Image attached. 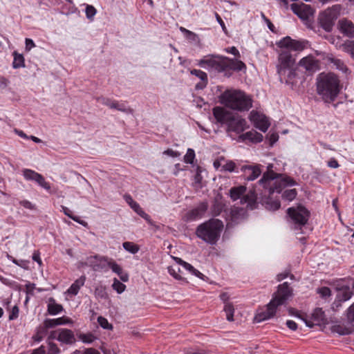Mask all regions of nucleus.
<instances>
[{"instance_id":"obj_1","label":"nucleus","mask_w":354,"mask_h":354,"mask_svg":"<svg viewBox=\"0 0 354 354\" xmlns=\"http://www.w3.org/2000/svg\"><path fill=\"white\" fill-rule=\"evenodd\" d=\"M201 67L223 73L226 77H230L234 71H245V64L239 59L230 58L226 56L209 55L198 61Z\"/></svg>"},{"instance_id":"obj_2","label":"nucleus","mask_w":354,"mask_h":354,"mask_svg":"<svg viewBox=\"0 0 354 354\" xmlns=\"http://www.w3.org/2000/svg\"><path fill=\"white\" fill-rule=\"evenodd\" d=\"M317 91L323 100L328 104L334 103L341 91V84L339 77L333 73H322L317 77Z\"/></svg>"},{"instance_id":"obj_3","label":"nucleus","mask_w":354,"mask_h":354,"mask_svg":"<svg viewBox=\"0 0 354 354\" xmlns=\"http://www.w3.org/2000/svg\"><path fill=\"white\" fill-rule=\"evenodd\" d=\"M272 164L268 165V171L263 173L258 182L263 188L268 189L270 194L280 193L283 188L297 185L292 178L274 173L272 170Z\"/></svg>"},{"instance_id":"obj_4","label":"nucleus","mask_w":354,"mask_h":354,"mask_svg":"<svg viewBox=\"0 0 354 354\" xmlns=\"http://www.w3.org/2000/svg\"><path fill=\"white\" fill-rule=\"evenodd\" d=\"M220 102L232 111H249L252 105L250 96L243 91L234 89L225 91L220 96Z\"/></svg>"},{"instance_id":"obj_5","label":"nucleus","mask_w":354,"mask_h":354,"mask_svg":"<svg viewBox=\"0 0 354 354\" xmlns=\"http://www.w3.org/2000/svg\"><path fill=\"white\" fill-rule=\"evenodd\" d=\"M290 296L291 290L290 289L288 283L285 282L283 284L279 285L272 299L267 305L266 310L256 315L254 317L255 321L257 322H261L273 317L275 315L278 308L283 305Z\"/></svg>"},{"instance_id":"obj_6","label":"nucleus","mask_w":354,"mask_h":354,"mask_svg":"<svg viewBox=\"0 0 354 354\" xmlns=\"http://www.w3.org/2000/svg\"><path fill=\"white\" fill-rule=\"evenodd\" d=\"M295 60L288 50H281L278 56L277 72L281 82L290 84L296 76L295 70Z\"/></svg>"},{"instance_id":"obj_7","label":"nucleus","mask_w":354,"mask_h":354,"mask_svg":"<svg viewBox=\"0 0 354 354\" xmlns=\"http://www.w3.org/2000/svg\"><path fill=\"white\" fill-rule=\"evenodd\" d=\"M223 223L218 219H210L198 226L197 236L209 244H215L223 230Z\"/></svg>"},{"instance_id":"obj_8","label":"nucleus","mask_w":354,"mask_h":354,"mask_svg":"<svg viewBox=\"0 0 354 354\" xmlns=\"http://www.w3.org/2000/svg\"><path fill=\"white\" fill-rule=\"evenodd\" d=\"M215 119L227 127V130L239 133L246 127V121L235 112H213Z\"/></svg>"},{"instance_id":"obj_9","label":"nucleus","mask_w":354,"mask_h":354,"mask_svg":"<svg viewBox=\"0 0 354 354\" xmlns=\"http://www.w3.org/2000/svg\"><path fill=\"white\" fill-rule=\"evenodd\" d=\"M287 213L290 222L294 225L295 230L301 229L309 218V212L303 206L292 207L288 209Z\"/></svg>"},{"instance_id":"obj_10","label":"nucleus","mask_w":354,"mask_h":354,"mask_svg":"<svg viewBox=\"0 0 354 354\" xmlns=\"http://www.w3.org/2000/svg\"><path fill=\"white\" fill-rule=\"evenodd\" d=\"M246 187L245 186L234 187L230 189V196L233 201L240 199L241 204H246L250 209L253 208L256 197L253 193L245 194Z\"/></svg>"},{"instance_id":"obj_11","label":"nucleus","mask_w":354,"mask_h":354,"mask_svg":"<svg viewBox=\"0 0 354 354\" xmlns=\"http://www.w3.org/2000/svg\"><path fill=\"white\" fill-rule=\"evenodd\" d=\"M338 9L335 6L324 11L319 19L321 27L326 32H330L338 17Z\"/></svg>"},{"instance_id":"obj_12","label":"nucleus","mask_w":354,"mask_h":354,"mask_svg":"<svg viewBox=\"0 0 354 354\" xmlns=\"http://www.w3.org/2000/svg\"><path fill=\"white\" fill-rule=\"evenodd\" d=\"M308 41L306 40H295L289 36L282 38L277 46L280 48L290 49L295 51H301L306 48Z\"/></svg>"},{"instance_id":"obj_13","label":"nucleus","mask_w":354,"mask_h":354,"mask_svg":"<svg viewBox=\"0 0 354 354\" xmlns=\"http://www.w3.org/2000/svg\"><path fill=\"white\" fill-rule=\"evenodd\" d=\"M249 118L254 127L266 132L270 126V119L263 112H250Z\"/></svg>"},{"instance_id":"obj_14","label":"nucleus","mask_w":354,"mask_h":354,"mask_svg":"<svg viewBox=\"0 0 354 354\" xmlns=\"http://www.w3.org/2000/svg\"><path fill=\"white\" fill-rule=\"evenodd\" d=\"M49 337L51 339H57L58 341L67 344H71L75 342L73 331L67 328H60L52 331Z\"/></svg>"},{"instance_id":"obj_15","label":"nucleus","mask_w":354,"mask_h":354,"mask_svg":"<svg viewBox=\"0 0 354 354\" xmlns=\"http://www.w3.org/2000/svg\"><path fill=\"white\" fill-rule=\"evenodd\" d=\"M291 10L302 20H308L310 17L313 16L315 10L308 4L301 3H292Z\"/></svg>"},{"instance_id":"obj_16","label":"nucleus","mask_w":354,"mask_h":354,"mask_svg":"<svg viewBox=\"0 0 354 354\" xmlns=\"http://www.w3.org/2000/svg\"><path fill=\"white\" fill-rule=\"evenodd\" d=\"M262 165L259 164H251L241 166L240 170L246 180L253 181L262 173Z\"/></svg>"},{"instance_id":"obj_17","label":"nucleus","mask_w":354,"mask_h":354,"mask_svg":"<svg viewBox=\"0 0 354 354\" xmlns=\"http://www.w3.org/2000/svg\"><path fill=\"white\" fill-rule=\"evenodd\" d=\"M338 26L339 31L348 37H354V24L346 19L339 21Z\"/></svg>"},{"instance_id":"obj_18","label":"nucleus","mask_w":354,"mask_h":354,"mask_svg":"<svg viewBox=\"0 0 354 354\" xmlns=\"http://www.w3.org/2000/svg\"><path fill=\"white\" fill-rule=\"evenodd\" d=\"M299 65L308 72H315L319 68V62L313 56L309 55L302 58Z\"/></svg>"},{"instance_id":"obj_19","label":"nucleus","mask_w":354,"mask_h":354,"mask_svg":"<svg viewBox=\"0 0 354 354\" xmlns=\"http://www.w3.org/2000/svg\"><path fill=\"white\" fill-rule=\"evenodd\" d=\"M102 261H104L106 265L112 270V271L120 276V279L122 281H127L129 276L127 273L122 272V268L115 263L113 260L109 259L106 257H102Z\"/></svg>"},{"instance_id":"obj_20","label":"nucleus","mask_w":354,"mask_h":354,"mask_svg":"<svg viewBox=\"0 0 354 354\" xmlns=\"http://www.w3.org/2000/svg\"><path fill=\"white\" fill-rule=\"evenodd\" d=\"M97 102L99 104L106 106L109 109H116L117 111H127L126 106L124 104H120L118 102L109 98L100 97L97 99Z\"/></svg>"},{"instance_id":"obj_21","label":"nucleus","mask_w":354,"mask_h":354,"mask_svg":"<svg viewBox=\"0 0 354 354\" xmlns=\"http://www.w3.org/2000/svg\"><path fill=\"white\" fill-rule=\"evenodd\" d=\"M207 209V203H201L196 208L193 209L190 212L187 213V219L189 221H194L198 218H201Z\"/></svg>"},{"instance_id":"obj_22","label":"nucleus","mask_w":354,"mask_h":354,"mask_svg":"<svg viewBox=\"0 0 354 354\" xmlns=\"http://www.w3.org/2000/svg\"><path fill=\"white\" fill-rule=\"evenodd\" d=\"M190 73L192 75L198 77L201 80L195 86L196 90L203 89L205 87H206L208 82L207 75L206 73L198 69H193Z\"/></svg>"},{"instance_id":"obj_23","label":"nucleus","mask_w":354,"mask_h":354,"mask_svg":"<svg viewBox=\"0 0 354 354\" xmlns=\"http://www.w3.org/2000/svg\"><path fill=\"white\" fill-rule=\"evenodd\" d=\"M312 319L313 321H308L307 319H302L306 323V325L310 328H312L315 324H319L324 319V312L321 308H317L312 314Z\"/></svg>"},{"instance_id":"obj_24","label":"nucleus","mask_w":354,"mask_h":354,"mask_svg":"<svg viewBox=\"0 0 354 354\" xmlns=\"http://www.w3.org/2000/svg\"><path fill=\"white\" fill-rule=\"evenodd\" d=\"M239 138L242 140H248L252 142L258 143L261 142L263 140V136L261 133H259L256 131L252 130L241 135Z\"/></svg>"},{"instance_id":"obj_25","label":"nucleus","mask_w":354,"mask_h":354,"mask_svg":"<svg viewBox=\"0 0 354 354\" xmlns=\"http://www.w3.org/2000/svg\"><path fill=\"white\" fill-rule=\"evenodd\" d=\"M85 281L86 277L81 276L79 279H76L73 283H72V285L69 287L66 293L74 296L77 295L81 287L84 286Z\"/></svg>"},{"instance_id":"obj_26","label":"nucleus","mask_w":354,"mask_h":354,"mask_svg":"<svg viewBox=\"0 0 354 354\" xmlns=\"http://www.w3.org/2000/svg\"><path fill=\"white\" fill-rule=\"evenodd\" d=\"M174 259L178 264L181 265L185 270L189 271L192 274L200 279L203 278V274L200 271L195 269L191 264L184 261L183 260L178 257H174Z\"/></svg>"},{"instance_id":"obj_27","label":"nucleus","mask_w":354,"mask_h":354,"mask_svg":"<svg viewBox=\"0 0 354 354\" xmlns=\"http://www.w3.org/2000/svg\"><path fill=\"white\" fill-rule=\"evenodd\" d=\"M71 320L66 317H59L57 319H48L45 321V326L46 328H52L58 325L66 324L71 323Z\"/></svg>"},{"instance_id":"obj_28","label":"nucleus","mask_w":354,"mask_h":354,"mask_svg":"<svg viewBox=\"0 0 354 354\" xmlns=\"http://www.w3.org/2000/svg\"><path fill=\"white\" fill-rule=\"evenodd\" d=\"M328 61L329 63L332 64L336 69L341 71L344 73H347L348 71V68L343 60L335 57H328Z\"/></svg>"},{"instance_id":"obj_29","label":"nucleus","mask_w":354,"mask_h":354,"mask_svg":"<svg viewBox=\"0 0 354 354\" xmlns=\"http://www.w3.org/2000/svg\"><path fill=\"white\" fill-rule=\"evenodd\" d=\"M62 310L63 307L62 305L57 304L55 299L53 298H50L49 299V303L48 304V311L49 314L52 315H55L62 312Z\"/></svg>"},{"instance_id":"obj_30","label":"nucleus","mask_w":354,"mask_h":354,"mask_svg":"<svg viewBox=\"0 0 354 354\" xmlns=\"http://www.w3.org/2000/svg\"><path fill=\"white\" fill-rule=\"evenodd\" d=\"M12 55V67L14 68H19L25 66V59L22 54H20L17 51H14Z\"/></svg>"},{"instance_id":"obj_31","label":"nucleus","mask_w":354,"mask_h":354,"mask_svg":"<svg viewBox=\"0 0 354 354\" xmlns=\"http://www.w3.org/2000/svg\"><path fill=\"white\" fill-rule=\"evenodd\" d=\"M352 295V292L349 287L346 286L340 288L338 290V293L337 297L340 301H347L348 300Z\"/></svg>"},{"instance_id":"obj_32","label":"nucleus","mask_w":354,"mask_h":354,"mask_svg":"<svg viewBox=\"0 0 354 354\" xmlns=\"http://www.w3.org/2000/svg\"><path fill=\"white\" fill-rule=\"evenodd\" d=\"M77 337L81 342L85 344H91L96 339L95 335L91 333H80L77 334Z\"/></svg>"},{"instance_id":"obj_33","label":"nucleus","mask_w":354,"mask_h":354,"mask_svg":"<svg viewBox=\"0 0 354 354\" xmlns=\"http://www.w3.org/2000/svg\"><path fill=\"white\" fill-rule=\"evenodd\" d=\"M34 182H35L38 185L44 188L45 190L50 192L51 187L50 183L45 180L44 177L41 174H39Z\"/></svg>"},{"instance_id":"obj_34","label":"nucleus","mask_w":354,"mask_h":354,"mask_svg":"<svg viewBox=\"0 0 354 354\" xmlns=\"http://www.w3.org/2000/svg\"><path fill=\"white\" fill-rule=\"evenodd\" d=\"M138 215H140L142 218L145 219L147 221H150V216L145 212V211L142 209L140 205L135 202L130 206Z\"/></svg>"},{"instance_id":"obj_35","label":"nucleus","mask_w":354,"mask_h":354,"mask_svg":"<svg viewBox=\"0 0 354 354\" xmlns=\"http://www.w3.org/2000/svg\"><path fill=\"white\" fill-rule=\"evenodd\" d=\"M122 246L125 250L133 254H136L140 250L137 244L130 241L124 242Z\"/></svg>"},{"instance_id":"obj_36","label":"nucleus","mask_w":354,"mask_h":354,"mask_svg":"<svg viewBox=\"0 0 354 354\" xmlns=\"http://www.w3.org/2000/svg\"><path fill=\"white\" fill-rule=\"evenodd\" d=\"M21 171L25 180L29 181H35L36 177H37V175L39 174V173L30 169H24Z\"/></svg>"},{"instance_id":"obj_37","label":"nucleus","mask_w":354,"mask_h":354,"mask_svg":"<svg viewBox=\"0 0 354 354\" xmlns=\"http://www.w3.org/2000/svg\"><path fill=\"white\" fill-rule=\"evenodd\" d=\"M224 311L226 314V319L229 322L234 321V308L231 303H226L224 306Z\"/></svg>"},{"instance_id":"obj_38","label":"nucleus","mask_w":354,"mask_h":354,"mask_svg":"<svg viewBox=\"0 0 354 354\" xmlns=\"http://www.w3.org/2000/svg\"><path fill=\"white\" fill-rule=\"evenodd\" d=\"M297 195V192L295 189H290L285 190L282 194V198L288 201H293Z\"/></svg>"},{"instance_id":"obj_39","label":"nucleus","mask_w":354,"mask_h":354,"mask_svg":"<svg viewBox=\"0 0 354 354\" xmlns=\"http://www.w3.org/2000/svg\"><path fill=\"white\" fill-rule=\"evenodd\" d=\"M344 52L349 53L354 58V40L347 41L342 45Z\"/></svg>"},{"instance_id":"obj_40","label":"nucleus","mask_w":354,"mask_h":354,"mask_svg":"<svg viewBox=\"0 0 354 354\" xmlns=\"http://www.w3.org/2000/svg\"><path fill=\"white\" fill-rule=\"evenodd\" d=\"M112 288L118 293H122L126 288V286L118 280L116 278L113 279V283L112 284Z\"/></svg>"},{"instance_id":"obj_41","label":"nucleus","mask_w":354,"mask_h":354,"mask_svg":"<svg viewBox=\"0 0 354 354\" xmlns=\"http://www.w3.org/2000/svg\"><path fill=\"white\" fill-rule=\"evenodd\" d=\"M95 296L97 297V298H100V299H107L108 298V294L106 291V288L105 287L102 286H98L97 288H95Z\"/></svg>"},{"instance_id":"obj_42","label":"nucleus","mask_w":354,"mask_h":354,"mask_svg":"<svg viewBox=\"0 0 354 354\" xmlns=\"http://www.w3.org/2000/svg\"><path fill=\"white\" fill-rule=\"evenodd\" d=\"M221 171L238 172V171L236 170V164L232 160H227L223 162V165H222V169H221Z\"/></svg>"},{"instance_id":"obj_43","label":"nucleus","mask_w":354,"mask_h":354,"mask_svg":"<svg viewBox=\"0 0 354 354\" xmlns=\"http://www.w3.org/2000/svg\"><path fill=\"white\" fill-rule=\"evenodd\" d=\"M86 16L88 19L93 20L97 10L94 6L91 5H87L85 10Z\"/></svg>"},{"instance_id":"obj_44","label":"nucleus","mask_w":354,"mask_h":354,"mask_svg":"<svg viewBox=\"0 0 354 354\" xmlns=\"http://www.w3.org/2000/svg\"><path fill=\"white\" fill-rule=\"evenodd\" d=\"M195 158L194 151L192 149H188L187 151L184 156V160L186 163H192Z\"/></svg>"},{"instance_id":"obj_45","label":"nucleus","mask_w":354,"mask_h":354,"mask_svg":"<svg viewBox=\"0 0 354 354\" xmlns=\"http://www.w3.org/2000/svg\"><path fill=\"white\" fill-rule=\"evenodd\" d=\"M168 272L175 279H178V280L182 279V277L178 274V272H180L179 268L169 266V267H168Z\"/></svg>"},{"instance_id":"obj_46","label":"nucleus","mask_w":354,"mask_h":354,"mask_svg":"<svg viewBox=\"0 0 354 354\" xmlns=\"http://www.w3.org/2000/svg\"><path fill=\"white\" fill-rule=\"evenodd\" d=\"M97 322L100 326L104 329H111L112 328V326L109 323L108 320L103 317H99Z\"/></svg>"},{"instance_id":"obj_47","label":"nucleus","mask_w":354,"mask_h":354,"mask_svg":"<svg viewBox=\"0 0 354 354\" xmlns=\"http://www.w3.org/2000/svg\"><path fill=\"white\" fill-rule=\"evenodd\" d=\"M347 318L348 322L354 326V303L347 310Z\"/></svg>"},{"instance_id":"obj_48","label":"nucleus","mask_w":354,"mask_h":354,"mask_svg":"<svg viewBox=\"0 0 354 354\" xmlns=\"http://www.w3.org/2000/svg\"><path fill=\"white\" fill-rule=\"evenodd\" d=\"M8 258L12 261L15 264L17 265L18 266L26 268L27 266V261L24 260H17L15 258H13L12 256L8 255Z\"/></svg>"},{"instance_id":"obj_49","label":"nucleus","mask_w":354,"mask_h":354,"mask_svg":"<svg viewBox=\"0 0 354 354\" xmlns=\"http://www.w3.org/2000/svg\"><path fill=\"white\" fill-rule=\"evenodd\" d=\"M59 353V349L57 346V345L54 343L49 342L48 343V354H58Z\"/></svg>"},{"instance_id":"obj_50","label":"nucleus","mask_w":354,"mask_h":354,"mask_svg":"<svg viewBox=\"0 0 354 354\" xmlns=\"http://www.w3.org/2000/svg\"><path fill=\"white\" fill-rule=\"evenodd\" d=\"M317 292L322 297H327L330 295V290L328 287H322L321 288H319L317 290Z\"/></svg>"},{"instance_id":"obj_51","label":"nucleus","mask_w":354,"mask_h":354,"mask_svg":"<svg viewBox=\"0 0 354 354\" xmlns=\"http://www.w3.org/2000/svg\"><path fill=\"white\" fill-rule=\"evenodd\" d=\"M225 51L228 53H230V54L234 55L236 57V59H238L241 57V54H240L239 51L235 46H232V47L227 48L225 49Z\"/></svg>"},{"instance_id":"obj_52","label":"nucleus","mask_w":354,"mask_h":354,"mask_svg":"<svg viewBox=\"0 0 354 354\" xmlns=\"http://www.w3.org/2000/svg\"><path fill=\"white\" fill-rule=\"evenodd\" d=\"M268 205L270 209L277 210L280 207L281 204L279 201H270L268 203Z\"/></svg>"},{"instance_id":"obj_53","label":"nucleus","mask_w":354,"mask_h":354,"mask_svg":"<svg viewBox=\"0 0 354 354\" xmlns=\"http://www.w3.org/2000/svg\"><path fill=\"white\" fill-rule=\"evenodd\" d=\"M19 315V308L17 306H15L11 311L10 315H9V319L13 320L15 319Z\"/></svg>"},{"instance_id":"obj_54","label":"nucleus","mask_w":354,"mask_h":354,"mask_svg":"<svg viewBox=\"0 0 354 354\" xmlns=\"http://www.w3.org/2000/svg\"><path fill=\"white\" fill-rule=\"evenodd\" d=\"M279 140V135L277 133H272L269 136L270 145H273Z\"/></svg>"},{"instance_id":"obj_55","label":"nucleus","mask_w":354,"mask_h":354,"mask_svg":"<svg viewBox=\"0 0 354 354\" xmlns=\"http://www.w3.org/2000/svg\"><path fill=\"white\" fill-rule=\"evenodd\" d=\"M26 50L29 51L31 48L35 46L34 41L31 39L26 38Z\"/></svg>"},{"instance_id":"obj_56","label":"nucleus","mask_w":354,"mask_h":354,"mask_svg":"<svg viewBox=\"0 0 354 354\" xmlns=\"http://www.w3.org/2000/svg\"><path fill=\"white\" fill-rule=\"evenodd\" d=\"M35 288V283H28L26 285V292L28 295H32L33 290Z\"/></svg>"},{"instance_id":"obj_57","label":"nucleus","mask_w":354,"mask_h":354,"mask_svg":"<svg viewBox=\"0 0 354 354\" xmlns=\"http://www.w3.org/2000/svg\"><path fill=\"white\" fill-rule=\"evenodd\" d=\"M32 260L37 262V263L41 266L42 264L41 259L40 258L39 252L38 251H35L32 254Z\"/></svg>"},{"instance_id":"obj_58","label":"nucleus","mask_w":354,"mask_h":354,"mask_svg":"<svg viewBox=\"0 0 354 354\" xmlns=\"http://www.w3.org/2000/svg\"><path fill=\"white\" fill-rule=\"evenodd\" d=\"M21 206L26 209H32L34 208V205L28 201L24 200L20 202Z\"/></svg>"},{"instance_id":"obj_59","label":"nucleus","mask_w":354,"mask_h":354,"mask_svg":"<svg viewBox=\"0 0 354 354\" xmlns=\"http://www.w3.org/2000/svg\"><path fill=\"white\" fill-rule=\"evenodd\" d=\"M328 166L330 168L336 169L339 167V165L335 158H331L328 162Z\"/></svg>"},{"instance_id":"obj_60","label":"nucleus","mask_w":354,"mask_h":354,"mask_svg":"<svg viewBox=\"0 0 354 354\" xmlns=\"http://www.w3.org/2000/svg\"><path fill=\"white\" fill-rule=\"evenodd\" d=\"M224 159L223 158H221V159H219V160H216L214 162V167L216 169H219L220 170L222 169V165H223V162H224Z\"/></svg>"},{"instance_id":"obj_61","label":"nucleus","mask_w":354,"mask_h":354,"mask_svg":"<svg viewBox=\"0 0 354 354\" xmlns=\"http://www.w3.org/2000/svg\"><path fill=\"white\" fill-rule=\"evenodd\" d=\"M164 153L171 157H178L180 156L179 152L174 151L172 149H167L164 151Z\"/></svg>"},{"instance_id":"obj_62","label":"nucleus","mask_w":354,"mask_h":354,"mask_svg":"<svg viewBox=\"0 0 354 354\" xmlns=\"http://www.w3.org/2000/svg\"><path fill=\"white\" fill-rule=\"evenodd\" d=\"M286 326L292 330H295L297 328V324L292 320H288Z\"/></svg>"},{"instance_id":"obj_63","label":"nucleus","mask_w":354,"mask_h":354,"mask_svg":"<svg viewBox=\"0 0 354 354\" xmlns=\"http://www.w3.org/2000/svg\"><path fill=\"white\" fill-rule=\"evenodd\" d=\"M32 354H46L45 348L40 346L39 348L35 349Z\"/></svg>"},{"instance_id":"obj_64","label":"nucleus","mask_w":354,"mask_h":354,"mask_svg":"<svg viewBox=\"0 0 354 354\" xmlns=\"http://www.w3.org/2000/svg\"><path fill=\"white\" fill-rule=\"evenodd\" d=\"M84 354H100L97 350L90 348L85 350Z\"/></svg>"}]
</instances>
